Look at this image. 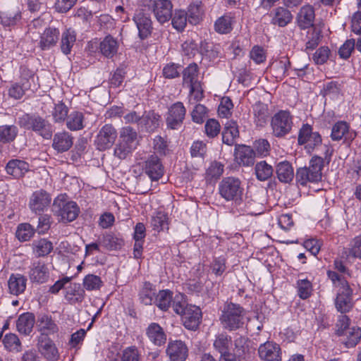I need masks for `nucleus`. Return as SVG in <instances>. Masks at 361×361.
<instances>
[{
    "mask_svg": "<svg viewBox=\"0 0 361 361\" xmlns=\"http://www.w3.org/2000/svg\"><path fill=\"white\" fill-rule=\"evenodd\" d=\"M324 157L314 156L310 161L309 166L297 169L296 181L298 184L305 186L308 183H318L322 178V170L326 161L327 164L331 160L333 149L328 145H324Z\"/></svg>",
    "mask_w": 361,
    "mask_h": 361,
    "instance_id": "f257e3e1",
    "label": "nucleus"
},
{
    "mask_svg": "<svg viewBox=\"0 0 361 361\" xmlns=\"http://www.w3.org/2000/svg\"><path fill=\"white\" fill-rule=\"evenodd\" d=\"M173 310L181 316L185 328L190 330L197 329L202 319V312L198 307L187 304L183 295L178 294L174 297Z\"/></svg>",
    "mask_w": 361,
    "mask_h": 361,
    "instance_id": "f03ea898",
    "label": "nucleus"
},
{
    "mask_svg": "<svg viewBox=\"0 0 361 361\" xmlns=\"http://www.w3.org/2000/svg\"><path fill=\"white\" fill-rule=\"evenodd\" d=\"M327 275L334 286L339 287L335 301L337 310L341 313L349 312L353 307L352 290L346 279L333 271H329Z\"/></svg>",
    "mask_w": 361,
    "mask_h": 361,
    "instance_id": "7ed1b4c3",
    "label": "nucleus"
},
{
    "mask_svg": "<svg viewBox=\"0 0 361 361\" xmlns=\"http://www.w3.org/2000/svg\"><path fill=\"white\" fill-rule=\"evenodd\" d=\"M137 145V132L130 126L123 127L119 132L118 141L114 147V156L125 159L136 148Z\"/></svg>",
    "mask_w": 361,
    "mask_h": 361,
    "instance_id": "20e7f679",
    "label": "nucleus"
},
{
    "mask_svg": "<svg viewBox=\"0 0 361 361\" xmlns=\"http://www.w3.org/2000/svg\"><path fill=\"white\" fill-rule=\"evenodd\" d=\"M66 195H59L54 200L52 212L62 222L75 220L79 214V207L73 201H68Z\"/></svg>",
    "mask_w": 361,
    "mask_h": 361,
    "instance_id": "39448f33",
    "label": "nucleus"
},
{
    "mask_svg": "<svg viewBox=\"0 0 361 361\" xmlns=\"http://www.w3.org/2000/svg\"><path fill=\"white\" fill-rule=\"evenodd\" d=\"M245 310L239 305L228 304L221 317L223 327L229 331L240 328L243 325Z\"/></svg>",
    "mask_w": 361,
    "mask_h": 361,
    "instance_id": "423d86ee",
    "label": "nucleus"
},
{
    "mask_svg": "<svg viewBox=\"0 0 361 361\" xmlns=\"http://www.w3.org/2000/svg\"><path fill=\"white\" fill-rule=\"evenodd\" d=\"M22 127L32 130L44 139H50L53 129L51 123L38 115L25 114L20 121Z\"/></svg>",
    "mask_w": 361,
    "mask_h": 361,
    "instance_id": "0eeeda50",
    "label": "nucleus"
},
{
    "mask_svg": "<svg viewBox=\"0 0 361 361\" xmlns=\"http://www.w3.org/2000/svg\"><path fill=\"white\" fill-rule=\"evenodd\" d=\"M219 192L226 201L237 202L241 200L243 188L239 178L229 176L224 178L219 183Z\"/></svg>",
    "mask_w": 361,
    "mask_h": 361,
    "instance_id": "6e6552de",
    "label": "nucleus"
},
{
    "mask_svg": "<svg viewBox=\"0 0 361 361\" xmlns=\"http://www.w3.org/2000/svg\"><path fill=\"white\" fill-rule=\"evenodd\" d=\"M293 117L288 111L281 110L271 119L272 135L276 137H283L291 131Z\"/></svg>",
    "mask_w": 361,
    "mask_h": 361,
    "instance_id": "1a4fd4ad",
    "label": "nucleus"
},
{
    "mask_svg": "<svg viewBox=\"0 0 361 361\" xmlns=\"http://www.w3.org/2000/svg\"><path fill=\"white\" fill-rule=\"evenodd\" d=\"M118 137L116 129L111 124H105L99 130L94 145L99 151L110 149Z\"/></svg>",
    "mask_w": 361,
    "mask_h": 361,
    "instance_id": "9d476101",
    "label": "nucleus"
},
{
    "mask_svg": "<svg viewBox=\"0 0 361 361\" xmlns=\"http://www.w3.org/2000/svg\"><path fill=\"white\" fill-rule=\"evenodd\" d=\"M51 202V195L44 190L35 191L30 196L28 206L35 214H42L46 212Z\"/></svg>",
    "mask_w": 361,
    "mask_h": 361,
    "instance_id": "9b49d317",
    "label": "nucleus"
},
{
    "mask_svg": "<svg viewBox=\"0 0 361 361\" xmlns=\"http://www.w3.org/2000/svg\"><path fill=\"white\" fill-rule=\"evenodd\" d=\"M298 143L305 145L307 150H313L317 146L321 145L322 137L317 132H312V128L308 124L303 125L298 135Z\"/></svg>",
    "mask_w": 361,
    "mask_h": 361,
    "instance_id": "f8f14e48",
    "label": "nucleus"
},
{
    "mask_svg": "<svg viewBox=\"0 0 361 361\" xmlns=\"http://www.w3.org/2000/svg\"><path fill=\"white\" fill-rule=\"evenodd\" d=\"M37 348L41 355L49 361H57L59 358L58 349L46 335H41L37 338Z\"/></svg>",
    "mask_w": 361,
    "mask_h": 361,
    "instance_id": "ddd939ff",
    "label": "nucleus"
},
{
    "mask_svg": "<svg viewBox=\"0 0 361 361\" xmlns=\"http://www.w3.org/2000/svg\"><path fill=\"white\" fill-rule=\"evenodd\" d=\"M186 110L183 104L177 102L172 104L169 109L168 115L166 119L169 128L178 129L184 120Z\"/></svg>",
    "mask_w": 361,
    "mask_h": 361,
    "instance_id": "4468645a",
    "label": "nucleus"
},
{
    "mask_svg": "<svg viewBox=\"0 0 361 361\" xmlns=\"http://www.w3.org/2000/svg\"><path fill=\"white\" fill-rule=\"evenodd\" d=\"M135 22L138 30V35L141 39L147 38L152 31V22L148 13L143 10H137L133 16Z\"/></svg>",
    "mask_w": 361,
    "mask_h": 361,
    "instance_id": "2eb2a0df",
    "label": "nucleus"
},
{
    "mask_svg": "<svg viewBox=\"0 0 361 361\" xmlns=\"http://www.w3.org/2000/svg\"><path fill=\"white\" fill-rule=\"evenodd\" d=\"M259 357L264 361H281V350L276 343L267 341L258 349Z\"/></svg>",
    "mask_w": 361,
    "mask_h": 361,
    "instance_id": "dca6fc26",
    "label": "nucleus"
},
{
    "mask_svg": "<svg viewBox=\"0 0 361 361\" xmlns=\"http://www.w3.org/2000/svg\"><path fill=\"white\" fill-rule=\"evenodd\" d=\"M166 352L171 361H185L188 355V347L181 341H170Z\"/></svg>",
    "mask_w": 361,
    "mask_h": 361,
    "instance_id": "f3484780",
    "label": "nucleus"
},
{
    "mask_svg": "<svg viewBox=\"0 0 361 361\" xmlns=\"http://www.w3.org/2000/svg\"><path fill=\"white\" fill-rule=\"evenodd\" d=\"M172 4L169 0H157L153 6L154 14L159 23L164 24L172 18Z\"/></svg>",
    "mask_w": 361,
    "mask_h": 361,
    "instance_id": "a211bd4d",
    "label": "nucleus"
},
{
    "mask_svg": "<svg viewBox=\"0 0 361 361\" xmlns=\"http://www.w3.org/2000/svg\"><path fill=\"white\" fill-rule=\"evenodd\" d=\"M355 137L356 133L350 130L348 124L345 121H338L332 127L331 137L333 140L343 139L344 142H351Z\"/></svg>",
    "mask_w": 361,
    "mask_h": 361,
    "instance_id": "6ab92c4d",
    "label": "nucleus"
},
{
    "mask_svg": "<svg viewBox=\"0 0 361 361\" xmlns=\"http://www.w3.org/2000/svg\"><path fill=\"white\" fill-rule=\"evenodd\" d=\"M29 276L31 281L37 283H46L49 278L47 265L41 261L33 262L30 267Z\"/></svg>",
    "mask_w": 361,
    "mask_h": 361,
    "instance_id": "aec40b11",
    "label": "nucleus"
},
{
    "mask_svg": "<svg viewBox=\"0 0 361 361\" xmlns=\"http://www.w3.org/2000/svg\"><path fill=\"white\" fill-rule=\"evenodd\" d=\"M145 172L152 180H159L164 174V167L156 155H151L145 161Z\"/></svg>",
    "mask_w": 361,
    "mask_h": 361,
    "instance_id": "412c9836",
    "label": "nucleus"
},
{
    "mask_svg": "<svg viewBox=\"0 0 361 361\" xmlns=\"http://www.w3.org/2000/svg\"><path fill=\"white\" fill-rule=\"evenodd\" d=\"M255 152L249 146L240 145L236 147L235 159L237 163L244 166H249L254 164Z\"/></svg>",
    "mask_w": 361,
    "mask_h": 361,
    "instance_id": "4be33fe9",
    "label": "nucleus"
},
{
    "mask_svg": "<svg viewBox=\"0 0 361 361\" xmlns=\"http://www.w3.org/2000/svg\"><path fill=\"white\" fill-rule=\"evenodd\" d=\"M73 144V137L68 132L63 131L54 135L52 147L58 152L68 151Z\"/></svg>",
    "mask_w": 361,
    "mask_h": 361,
    "instance_id": "5701e85b",
    "label": "nucleus"
},
{
    "mask_svg": "<svg viewBox=\"0 0 361 361\" xmlns=\"http://www.w3.org/2000/svg\"><path fill=\"white\" fill-rule=\"evenodd\" d=\"M146 335L155 345L161 346L166 341V335L163 328L157 323H151L146 329Z\"/></svg>",
    "mask_w": 361,
    "mask_h": 361,
    "instance_id": "b1692460",
    "label": "nucleus"
},
{
    "mask_svg": "<svg viewBox=\"0 0 361 361\" xmlns=\"http://www.w3.org/2000/svg\"><path fill=\"white\" fill-rule=\"evenodd\" d=\"M29 171V164L20 159H11L6 166V171L15 178L23 177Z\"/></svg>",
    "mask_w": 361,
    "mask_h": 361,
    "instance_id": "393cba45",
    "label": "nucleus"
},
{
    "mask_svg": "<svg viewBox=\"0 0 361 361\" xmlns=\"http://www.w3.org/2000/svg\"><path fill=\"white\" fill-rule=\"evenodd\" d=\"M314 11L310 5L302 6L297 16V22L301 29L312 27L314 20Z\"/></svg>",
    "mask_w": 361,
    "mask_h": 361,
    "instance_id": "a878e982",
    "label": "nucleus"
},
{
    "mask_svg": "<svg viewBox=\"0 0 361 361\" xmlns=\"http://www.w3.org/2000/svg\"><path fill=\"white\" fill-rule=\"evenodd\" d=\"M239 137V130L237 122L228 120L224 124L222 132V141L228 145H233L236 138Z\"/></svg>",
    "mask_w": 361,
    "mask_h": 361,
    "instance_id": "bb28decb",
    "label": "nucleus"
},
{
    "mask_svg": "<svg viewBox=\"0 0 361 361\" xmlns=\"http://www.w3.org/2000/svg\"><path fill=\"white\" fill-rule=\"evenodd\" d=\"M232 346V338L226 333H221L215 336L213 347L220 355L230 353Z\"/></svg>",
    "mask_w": 361,
    "mask_h": 361,
    "instance_id": "cd10ccee",
    "label": "nucleus"
},
{
    "mask_svg": "<svg viewBox=\"0 0 361 361\" xmlns=\"http://www.w3.org/2000/svg\"><path fill=\"white\" fill-rule=\"evenodd\" d=\"M160 116L154 111L145 112L142 115L140 128L147 132H153L159 126Z\"/></svg>",
    "mask_w": 361,
    "mask_h": 361,
    "instance_id": "c85d7f7f",
    "label": "nucleus"
},
{
    "mask_svg": "<svg viewBox=\"0 0 361 361\" xmlns=\"http://www.w3.org/2000/svg\"><path fill=\"white\" fill-rule=\"evenodd\" d=\"M118 42L111 35L106 36L99 44V50L102 55L112 58L118 51Z\"/></svg>",
    "mask_w": 361,
    "mask_h": 361,
    "instance_id": "c756f323",
    "label": "nucleus"
},
{
    "mask_svg": "<svg viewBox=\"0 0 361 361\" xmlns=\"http://www.w3.org/2000/svg\"><path fill=\"white\" fill-rule=\"evenodd\" d=\"M35 324V317L30 312L23 313L18 317L16 322L17 330L24 335H29Z\"/></svg>",
    "mask_w": 361,
    "mask_h": 361,
    "instance_id": "7c9ffc66",
    "label": "nucleus"
},
{
    "mask_svg": "<svg viewBox=\"0 0 361 361\" xmlns=\"http://www.w3.org/2000/svg\"><path fill=\"white\" fill-rule=\"evenodd\" d=\"M26 283L27 279L24 276L19 274H11L8 281L10 293L16 295L23 293L26 288Z\"/></svg>",
    "mask_w": 361,
    "mask_h": 361,
    "instance_id": "2f4dec72",
    "label": "nucleus"
},
{
    "mask_svg": "<svg viewBox=\"0 0 361 361\" xmlns=\"http://www.w3.org/2000/svg\"><path fill=\"white\" fill-rule=\"evenodd\" d=\"M271 23L279 27H285L293 18L291 13L283 7H278L273 10Z\"/></svg>",
    "mask_w": 361,
    "mask_h": 361,
    "instance_id": "473e14b6",
    "label": "nucleus"
},
{
    "mask_svg": "<svg viewBox=\"0 0 361 361\" xmlns=\"http://www.w3.org/2000/svg\"><path fill=\"white\" fill-rule=\"evenodd\" d=\"M277 178L281 183H290L294 177L293 168L287 161L279 162L276 168Z\"/></svg>",
    "mask_w": 361,
    "mask_h": 361,
    "instance_id": "72a5a7b5",
    "label": "nucleus"
},
{
    "mask_svg": "<svg viewBox=\"0 0 361 361\" xmlns=\"http://www.w3.org/2000/svg\"><path fill=\"white\" fill-rule=\"evenodd\" d=\"M22 85L15 84L9 89V95L16 99H20L25 94V90L30 88V81L34 82L35 76L32 74L29 75L28 78L24 77V73H22Z\"/></svg>",
    "mask_w": 361,
    "mask_h": 361,
    "instance_id": "f704fd0d",
    "label": "nucleus"
},
{
    "mask_svg": "<svg viewBox=\"0 0 361 361\" xmlns=\"http://www.w3.org/2000/svg\"><path fill=\"white\" fill-rule=\"evenodd\" d=\"M59 31L53 27L47 28L41 36L39 42L42 49H48L56 44L59 39Z\"/></svg>",
    "mask_w": 361,
    "mask_h": 361,
    "instance_id": "c9c22d12",
    "label": "nucleus"
},
{
    "mask_svg": "<svg viewBox=\"0 0 361 361\" xmlns=\"http://www.w3.org/2000/svg\"><path fill=\"white\" fill-rule=\"evenodd\" d=\"M65 289V298L70 303L74 304L83 300L85 292L79 283H70Z\"/></svg>",
    "mask_w": 361,
    "mask_h": 361,
    "instance_id": "e433bc0d",
    "label": "nucleus"
},
{
    "mask_svg": "<svg viewBox=\"0 0 361 361\" xmlns=\"http://www.w3.org/2000/svg\"><path fill=\"white\" fill-rule=\"evenodd\" d=\"M37 326L39 331L42 333L41 335H46L47 336L58 331L57 325L51 318L47 315H42L39 318Z\"/></svg>",
    "mask_w": 361,
    "mask_h": 361,
    "instance_id": "4c0bfd02",
    "label": "nucleus"
},
{
    "mask_svg": "<svg viewBox=\"0 0 361 361\" xmlns=\"http://www.w3.org/2000/svg\"><path fill=\"white\" fill-rule=\"evenodd\" d=\"M274 169L272 166L265 161L257 162L255 166V174L259 181H266L273 175Z\"/></svg>",
    "mask_w": 361,
    "mask_h": 361,
    "instance_id": "58836bf2",
    "label": "nucleus"
},
{
    "mask_svg": "<svg viewBox=\"0 0 361 361\" xmlns=\"http://www.w3.org/2000/svg\"><path fill=\"white\" fill-rule=\"evenodd\" d=\"M173 293L169 290H162L156 295L154 303L161 310L166 311L173 302ZM173 303H172V305Z\"/></svg>",
    "mask_w": 361,
    "mask_h": 361,
    "instance_id": "ea45409f",
    "label": "nucleus"
},
{
    "mask_svg": "<svg viewBox=\"0 0 361 361\" xmlns=\"http://www.w3.org/2000/svg\"><path fill=\"white\" fill-rule=\"evenodd\" d=\"M183 85L188 87L200 83L198 80V68L197 64L191 63L183 72Z\"/></svg>",
    "mask_w": 361,
    "mask_h": 361,
    "instance_id": "a19ab883",
    "label": "nucleus"
},
{
    "mask_svg": "<svg viewBox=\"0 0 361 361\" xmlns=\"http://www.w3.org/2000/svg\"><path fill=\"white\" fill-rule=\"evenodd\" d=\"M302 274L299 275V279L296 282V288L298 295L300 299L306 300L309 298L312 293V282L307 279L302 278Z\"/></svg>",
    "mask_w": 361,
    "mask_h": 361,
    "instance_id": "79ce46f5",
    "label": "nucleus"
},
{
    "mask_svg": "<svg viewBox=\"0 0 361 361\" xmlns=\"http://www.w3.org/2000/svg\"><path fill=\"white\" fill-rule=\"evenodd\" d=\"M322 28L319 26H312L308 30L305 50H313L317 47L322 37Z\"/></svg>",
    "mask_w": 361,
    "mask_h": 361,
    "instance_id": "37998d69",
    "label": "nucleus"
},
{
    "mask_svg": "<svg viewBox=\"0 0 361 361\" xmlns=\"http://www.w3.org/2000/svg\"><path fill=\"white\" fill-rule=\"evenodd\" d=\"M140 300L145 305H151L154 302L156 298V290L154 286L149 282H145L140 291Z\"/></svg>",
    "mask_w": 361,
    "mask_h": 361,
    "instance_id": "c03bdc74",
    "label": "nucleus"
},
{
    "mask_svg": "<svg viewBox=\"0 0 361 361\" xmlns=\"http://www.w3.org/2000/svg\"><path fill=\"white\" fill-rule=\"evenodd\" d=\"M3 344L6 350L9 352L16 353L22 350L21 341L15 334H6L3 338Z\"/></svg>",
    "mask_w": 361,
    "mask_h": 361,
    "instance_id": "a18cd8bd",
    "label": "nucleus"
},
{
    "mask_svg": "<svg viewBox=\"0 0 361 361\" xmlns=\"http://www.w3.org/2000/svg\"><path fill=\"white\" fill-rule=\"evenodd\" d=\"M253 110L255 122L257 126H263L269 116L268 106L264 103L258 102L255 104Z\"/></svg>",
    "mask_w": 361,
    "mask_h": 361,
    "instance_id": "49530a36",
    "label": "nucleus"
},
{
    "mask_svg": "<svg viewBox=\"0 0 361 361\" xmlns=\"http://www.w3.org/2000/svg\"><path fill=\"white\" fill-rule=\"evenodd\" d=\"M76 40V35L74 30L67 29L61 35V49L63 54H68Z\"/></svg>",
    "mask_w": 361,
    "mask_h": 361,
    "instance_id": "de8ad7c7",
    "label": "nucleus"
},
{
    "mask_svg": "<svg viewBox=\"0 0 361 361\" xmlns=\"http://www.w3.org/2000/svg\"><path fill=\"white\" fill-rule=\"evenodd\" d=\"M33 251L37 257L48 255L53 250V244L51 241L42 238L32 243Z\"/></svg>",
    "mask_w": 361,
    "mask_h": 361,
    "instance_id": "09e8293b",
    "label": "nucleus"
},
{
    "mask_svg": "<svg viewBox=\"0 0 361 361\" xmlns=\"http://www.w3.org/2000/svg\"><path fill=\"white\" fill-rule=\"evenodd\" d=\"M187 17L188 22L192 25H197L202 19L203 11L202 9L201 1H195L192 3L188 9Z\"/></svg>",
    "mask_w": 361,
    "mask_h": 361,
    "instance_id": "8fccbe9b",
    "label": "nucleus"
},
{
    "mask_svg": "<svg viewBox=\"0 0 361 361\" xmlns=\"http://www.w3.org/2000/svg\"><path fill=\"white\" fill-rule=\"evenodd\" d=\"M83 121L82 113L73 111L66 118V126L71 130H79L84 128Z\"/></svg>",
    "mask_w": 361,
    "mask_h": 361,
    "instance_id": "3c124183",
    "label": "nucleus"
},
{
    "mask_svg": "<svg viewBox=\"0 0 361 361\" xmlns=\"http://www.w3.org/2000/svg\"><path fill=\"white\" fill-rule=\"evenodd\" d=\"M233 19L229 16L219 18L214 23L216 32L220 34L229 33L233 29Z\"/></svg>",
    "mask_w": 361,
    "mask_h": 361,
    "instance_id": "603ef678",
    "label": "nucleus"
},
{
    "mask_svg": "<svg viewBox=\"0 0 361 361\" xmlns=\"http://www.w3.org/2000/svg\"><path fill=\"white\" fill-rule=\"evenodd\" d=\"M35 230L30 224L24 223L18 225L16 233V238L21 242H25L34 235Z\"/></svg>",
    "mask_w": 361,
    "mask_h": 361,
    "instance_id": "864d4df0",
    "label": "nucleus"
},
{
    "mask_svg": "<svg viewBox=\"0 0 361 361\" xmlns=\"http://www.w3.org/2000/svg\"><path fill=\"white\" fill-rule=\"evenodd\" d=\"M168 216L163 212H157L152 217L151 226L154 230L159 232L164 228H168Z\"/></svg>",
    "mask_w": 361,
    "mask_h": 361,
    "instance_id": "5fc2aeb1",
    "label": "nucleus"
},
{
    "mask_svg": "<svg viewBox=\"0 0 361 361\" xmlns=\"http://www.w3.org/2000/svg\"><path fill=\"white\" fill-rule=\"evenodd\" d=\"M18 134L16 126L4 125L0 126V142L6 143L14 140Z\"/></svg>",
    "mask_w": 361,
    "mask_h": 361,
    "instance_id": "6e6d98bb",
    "label": "nucleus"
},
{
    "mask_svg": "<svg viewBox=\"0 0 361 361\" xmlns=\"http://www.w3.org/2000/svg\"><path fill=\"white\" fill-rule=\"evenodd\" d=\"M224 166L219 161H213L206 171V178L209 180L217 179L224 173Z\"/></svg>",
    "mask_w": 361,
    "mask_h": 361,
    "instance_id": "4d7b16f0",
    "label": "nucleus"
},
{
    "mask_svg": "<svg viewBox=\"0 0 361 361\" xmlns=\"http://www.w3.org/2000/svg\"><path fill=\"white\" fill-rule=\"evenodd\" d=\"M173 27L178 31H182L185 28L188 18L184 11H176L171 18Z\"/></svg>",
    "mask_w": 361,
    "mask_h": 361,
    "instance_id": "13d9d810",
    "label": "nucleus"
},
{
    "mask_svg": "<svg viewBox=\"0 0 361 361\" xmlns=\"http://www.w3.org/2000/svg\"><path fill=\"white\" fill-rule=\"evenodd\" d=\"M343 253L347 257L352 256L361 259V236L354 238L350 243V247L345 250Z\"/></svg>",
    "mask_w": 361,
    "mask_h": 361,
    "instance_id": "bf43d9fd",
    "label": "nucleus"
},
{
    "mask_svg": "<svg viewBox=\"0 0 361 361\" xmlns=\"http://www.w3.org/2000/svg\"><path fill=\"white\" fill-rule=\"evenodd\" d=\"M344 335L347 336L345 345L347 347L355 346L361 338V329L358 327H353L348 329Z\"/></svg>",
    "mask_w": 361,
    "mask_h": 361,
    "instance_id": "052dcab7",
    "label": "nucleus"
},
{
    "mask_svg": "<svg viewBox=\"0 0 361 361\" xmlns=\"http://www.w3.org/2000/svg\"><path fill=\"white\" fill-rule=\"evenodd\" d=\"M233 107V102L229 97H222L218 108L219 116L221 118H228L232 114Z\"/></svg>",
    "mask_w": 361,
    "mask_h": 361,
    "instance_id": "680f3d73",
    "label": "nucleus"
},
{
    "mask_svg": "<svg viewBox=\"0 0 361 361\" xmlns=\"http://www.w3.org/2000/svg\"><path fill=\"white\" fill-rule=\"evenodd\" d=\"M102 286L101 278L94 274H88L83 279V286L87 290H99Z\"/></svg>",
    "mask_w": 361,
    "mask_h": 361,
    "instance_id": "e2e57ef3",
    "label": "nucleus"
},
{
    "mask_svg": "<svg viewBox=\"0 0 361 361\" xmlns=\"http://www.w3.org/2000/svg\"><path fill=\"white\" fill-rule=\"evenodd\" d=\"M38 224L35 229L39 234L46 233L50 228L51 224V217L49 214H38Z\"/></svg>",
    "mask_w": 361,
    "mask_h": 361,
    "instance_id": "0e129e2a",
    "label": "nucleus"
},
{
    "mask_svg": "<svg viewBox=\"0 0 361 361\" xmlns=\"http://www.w3.org/2000/svg\"><path fill=\"white\" fill-rule=\"evenodd\" d=\"M68 107L63 103L56 104L52 111V116L56 123H61L66 119L68 115Z\"/></svg>",
    "mask_w": 361,
    "mask_h": 361,
    "instance_id": "69168bd1",
    "label": "nucleus"
},
{
    "mask_svg": "<svg viewBox=\"0 0 361 361\" xmlns=\"http://www.w3.org/2000/svg\"><path fill=\"white\" fill-rule=\"evenodd\" d=\"M0 18L5 26H11L15 25L21 18V14L19 11H8L2 13Z\"/></svg>",
    "mask_w": 361,
    "mask_h": 361,
    "instance_id": "338daca9",
    "label": "nucleus"
},
{
    "mask_svg": "<svg viewBox=\"0 0 361 361\" xmlns=\"http://www.w3.org/2000/svg\"><path fill=\"white\" fill-rule=\"evenodd\" d=\"M331 51L327 47H321L314 54L313 61L318 65L325 63L330 56Z\"/></svg>",
    "mask_w": 361,
    "mask_h": 361,
    "instance_id": "774afa93",
    "label": "nucleus"
}]
</instances>
